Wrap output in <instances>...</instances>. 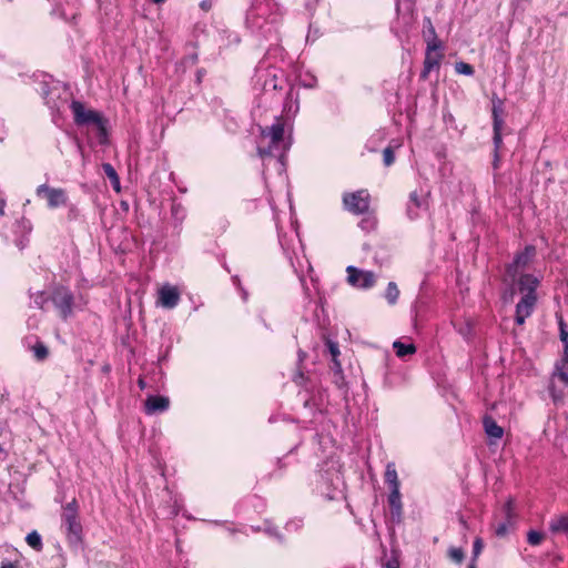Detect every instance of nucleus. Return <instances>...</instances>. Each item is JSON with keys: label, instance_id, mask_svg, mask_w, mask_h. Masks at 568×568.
<instances>
[{"label": "nucleus", "instance_id": "obj_1", "mask_svg": "<svg viewBox=\"0 0 568 568\" xmlns=\"http://www.w3.org/2000/svg\"><path fill=\"white\" fill-rule=\"evenodd\" d=\"M516 284L523 297L516 305L515 322L517 325H523L536 307L537 288L540 285V280L534 274L521 273L517 276Z\"/></svg>", "mask_w": 568, "mask_h": 568}, {"label": "nucleus", "instance_id": "obj_2", "mask_svg": "<svg viewBox=\"0 0 568 568\" xmlns=\"http://www.w3.org/2000/svg\"><path fill=\"white\" fill-rule=\"evenodd\" d=\"M70 108L77 125L94 126L100 144H105L108 142V120L100 112L85 109L82 102L75 100L71 102Z\"/></svg>", "mask_w": 568, "mask_h": 568}, {"label": "nucleus", "instance_id": "obj_3", "mask_svg": "<svg viewBox=\"0 0 568 568\" xmlns=\"http://www.w3.org/2000/svg\"><path fill=\"white\" fill-rule=\"evenodd\" d=\"M62 526L65 528L67 539L71 545L82 541V524L79 515V504L75 498L62 507Z\"/></svg>", "mask_w": 568, "mask_h": 568}, {"label": "nucleus", "instance_id": "obj_4", "mask_svg": "<svg viewBox=\"0 0 568 568\" xmlns=\"http://www.w3.org/2000/svg\"><path fill=\"white\" fill-rule=\"evenodd\" d=\"M536 254L537 250L534 245H526L523 251L517 252L513 261L505 265V281L516 282L517 276L532 263Z\"/></svg>", "mask_w": 568, "mask_h": 568}, {"label": "nucleus", "instance_id": "obj_5", "mask_svg": "<svg viewBox=\"0 0 568 568\" xmlns=\"http://www.w3.org/2000/svg\"><path fill=\"white\" fill-rule=\"evenodd\" d=\"M371 196L367 190H358L343 195L344 209L352 214H365L369 210Z\"/></svg>", "mask_w": 568, "mask_h": 568}, {"label": "nucleus", "instance_id": "obj_6", "mask_svg": "<svg viewBox=\"0 0 568 568\" xmlns=\"http://www.w3.org/2000/svg\"><path fill=\"white\" fill-rule=\"evenodd\" d=\"M50 300L58 308L61 318L67 320L72 314L74 297L65 286H57L50 295Z\"/></svg>", "mask_w": 568, "mask_h": 568}, {"label": "nucleus", "instance_id": "obj_7", "mask_svg": "<svg viewBox=\"0 0 568 568\" xmlns=\"http://www.w3.org/2000/svg\"><path fill=\"white\" fill-rule=\"evenodd\" d=\"M347 282L357 288L368 290L376 283V275L372 271H364L356 266L349 265L346 267Z\"/></svg>", "mask_w": 568, "mask_h": 568}, {"label": "nucleus", "instance_id": "obj_8", "mask_svg": "<svg viewBox=\"0 0 568 568\" xmlns=\"http://www.w3.org/2000/svg\"><path fill=\"white\" fill-rule=\"evenodd\" d=\"M36 192L38 196H41L42 194L45 195L48 206L50 209H55L67 204L68 196L63 189H54L48 186L47 184H41L37 187Z\"/></svg>", "mask_w": 568, "mask_h": 568}, {"label": "nucleus", "instance_id": "obj_9", "mask_svg": "<svg viewBox=\"0 0 568 568\" xmlns=\"http://www.w3.org/2000/svg\"><path fill=\"white\" fill-rule=\"evenodd\" d=\"M262 134L264 136H268L271 139V145L268 150L260 149V155H271L272 154V148L277 146L284 139V124L282 122H276L272 124L271 126L265 128L262 130Z\"/></svg>", "mask_w": 568, "mask_h": 568}, {"label": "nucleus", "instance_id": "obj_10", "mask_svg": "<svg viewBox=\"0 0 568 568\" xmlns=\"http://www.w3.org/2000/svg\"><path fill=\"white\" fill-rule=\"evenodd\" d=\"M436 50H429L426 48L425 52V59H424V67L419 74L420 80L425 81L428 79L429 73L433 70H439L440 68V61L443 59V53H435Z\"/></svg>", "mask_w": 568, "mask_h": 568}, {"label": "nucleus", "instance_id": "obj_11", "mask_svg": "<svg viewBox=\"0 0 568 568\" xmlns=\"http://www.w3.org/2000/svg\"><path fill=\"white\" fill-rule=\"evenodd\" d=\"M493 108H491V115H493V131L494 133H500L503 134V129L505 126V103L504 100L497 98L496 95L491 99Z\"/></svg>", "mask_w": 568, "mask_h": 568}, {"label": "nucleus", "instance_id": "obj_12", "mask_svg": "<svg viewBox=\"0 0 568 568\" xmlns=\"http://www.w3.org/2000/svg\"><path fill=\"white\" fill-rule=\"evenodd\" d=\"M423 34H424V39L427 44L426 48H428L429 50H442L443 49V43L437 38L436 30H435V27L433 26L430 18L424 19Z\"/></svg>", "mask_w": 568, "mask_h": 568}, {"label": "nucleus", "instance_id": "obj_13", "mask_svg": "<svg viewBox=\"0 0 568 568\" xmlns=\"http://www.w3.org/2000/svg\"><path fill=\"white\" fill-rule=\"evenodd\" d=\"M159 301L163 307L173 308L180 301V293L175 287L165 285L159 292Z\"/></svg>", "mask_w": 568, "mask_h": 568}, {"label": "nucleus", "instance_id": "obj_14", "mask_svg": "<svg viewBox=\"0 0 568 568\" xmlns=\"http://www.w3.org/2000/svg\"><path fill=\"white\" fill-rule=\"evenodd\" d=\"M170 400L168 397L159 396V395H152L149 396L145 400V413L146 414H154V413H161L169 408Z\"/></svg>", "mask_w": 568, "mask_h": 568}, {"label": "nucleus", "instance_id": "obj_15", "mask_svg": "<svg viewBox=\"0 0 568 568\" xmlns=\"http://www.w3.org/2000/svg\"><path fill=\"white\" fill-rule=\"evenodd\" d=\"M388 504L390 507V515L394 520L399 521L402 517V500L399 488H390V493L388 495Z\"/></svg>", "mask_w": 568, "mask_h": 568}, {"label": "nucleus", "instance_id": "obj_16", "mask_svg": "<svg viewBox=\"0 0 568 568\" xmlns=\"http://www.w3.org/2000/svg\"><path fill=\"white\" fill-rule=\"evenodd\" d=\"M483 425L485 433L495 439H500L504 435V429L500 427L496 420L490 415H485L483 417Z\"/></svg>", "mask_w": 568, "mask_h": 568}, {"label": "nucleus", "instance_id": "obj_17", "mask_svg": "<svg viewBox=\"0 0 568 568\" xmlns=\"http://www.w3.org/2000/svg\"><path fill=\"white\" fill-rule=\"evenodd\" d=\"M565 385H568V346L564 347L562 357L555 364L554 373Z\"/></svg>", "mask_w": 568, "mask_h": 568}, {"label": "nucleus", "instance_id": "obj_18", "mask_svg": "<svg viewBox=\"0 0 568 568\" xmlns=\"http://www.w3.org/2000/svg\"><path fill=\"white\" fill-rule=\"evenodd\" d=\"M426 202L420 199L416 191L409 194V202L407 205V215L410 220H414L418 216V210L424 207Z\"/></svg>", "mask_w": 568, "mask_h": 568}, {"label": "nucleus", "instance_id": "obj_19", "mask_svg": "<svg viewBox=\"0 0 568 568\" xmlns=\"http://www.w3.org/2000/svg\"><path fill=\"white\" fill-rule=\"evenodd\" d=\"M549 529L554 534H568V514L552 518Z\"/></svg>", "mask_w": 568, "mask_h": 568}, {"label": "nucleus", "instance_id": "obj_20", "mask_svg": "<svg viewBox=\"0 0 568 568\" xmlns=\"http://www.w3.org/2000/svg\"><path fill=\"white\" fill-rule=\"evenodd\" d=\"M393 348L398 357H405L416 353V346L414 344H405L400 341H395L393 343Z\"/></svg>", "mask_w": 568, "mask_h": 568}, {"label": "nucleus", "instance_id": "obj_21", "mask_svg": "<svg viewBox=\"0 0 568 568\" xmlns=\"http://www.w3.org/2000/svg\"><path fill=\"white\" fill-rule=\"evenodd\" d=\"M102 170H103L104 174L108 176V179L110 180L113 189L116 192H119L120 191V179H119V175H118L115 169L113 168V165L110 163H103Z\"/></svg>", "mask_w": 568, "mask_h": 568}, {"label": "nucleus", "instance_id": "obj_22", "mask_svg": "<svg viewBox=\"0 0 568 568\" xmlns=\"http://www.w3.org/2000/svg\"><path fill=\"white\" fill-rule=\"evenodd\" d=\"M385 481L389 485V488H399V480L394 463H388L386 466Z\"/></svg>", "mask_w": 568, "mask_h": 568}, {"label": "nucleus", "instance_id": "obj_23", "mask_svg": "<svg viewBox=\"0 0 568 568\" xmlns=\"http://www.w3.org/2000/svg\"><path fill=\"white\" fill-rule=\"evenodd\" d=\"M503 283L506 285V288L501 293V300L505 304L511 303L516 295V282H507L505 281V274L501 278Z\"/></svg>", "mask_w": 568, "mask_h": 568}, {"label": "nucleus", "instance_id": "obj_24", "mask_svg": "<svg viewBox=\"0 0 568 568\" xmlns=\"http://www.w3.org/2000/svg\"><path fill=\"white\" fill-rule=\"evenodd\" d=\"M32 352H33L34 358L38 362H43L49 356V348L41 341H37V343L32 346Z\"/></svg>", "mask_w": 568, "mask_h": 568}, {"label": "nucleus", "instance_id": "obj_25", "mask_svg": "<svg viewBox=\"0 0 568 568\" xmlns=\"http://www.w3.org/2000/svg\"><path fill=\"white\" fill-rule=\"evenodd\" d=\"M27 544L34 550L41 551L43 548L42 538L37 530L29 532L26 537Z\"/></svg>", "mask_w": 568, "mask_h": 568}, {"label": "nucleus", "instance_id": "obj_26", "mask_svg": "<svg viewBox=\"0 0 568 568\" xmlns=\"http://www.w3.org/2000/svg\"><path fill=\"white\" fill-rule=\"evenodd\" d=\"M399 296V290L397 287V284L395 282H389L386 292H385V298L390 305H394Z\"/></svg>", "mask_w": 568, "mask_h": 568}, {"label": "nucleus", "instance_id": "obj_27", "mask_svg": "<svg viewBox=\"0 0 568 568\" xmlns=\"http://www.w3.org/2000/svg\"><path fill=\"white\" fill-rule=\"evenodd\" d=\"M558 317V326H559V337L560 341L564 344V347L568 346V331H567V324L564 321L562 316L559 315Z\"/></svg>", "mask_w": 568, "mask_h": 568}, {"label": "nucleus", "instance_id": "obj_28", "mask_svg": "<svg viewBox=\"0 0 568 568\" xmlns=\"http://www.w3.org/2000/svg\"><path fill=\"white\" fill-rule=\"evenodd\" d=\"M455 70L459 74L473 75L475 73L474 67L464 61L456 62Z\"/></svg>", "mask_w": 568, "mask_h": 568}, {"label": "nucleus", "instance_id": "obj_29", "mask_svg": "<svg viewBox=\"0 0 568 568\" xmlns=\"http://www.w3.org/2000/svg\"><path fill=\"white\" fill-rule=\"evenodd\" d=\"M448 557L456 564H462L464 558H465V554H464V550L462 548H457V547H450L448 549Z\"/></svg>", "mask_w": 568, "mask_h": 568}, {"label": "nucleus", "instance_id": "obj_30", "mask_svg": "<svg viewBox=\"0 0 568 568\" xmlns=\"http://www.w3.org/2000/svg\"><path fill=\"white\" fill-rule=\"evenodd\" d=\"M48 300H50V297L47 296L44 292H38L33 295V301H32L31 306L42 310L44 307V304L48 302Z\"/></svg>", "mask_w": 568, "mask_h": 568}, {"label": "nucleus", "instance_id": "obj_31", "mask_svg": "<svg viewBox=\"0 0 568 568\" xmlns=\"http://www.w3.org/2000/svg\"><path fill=\"white\" fill-rule=\"evenodd\" d=\"M544 539V535L537 530H530L527 535V541L531 545V546H537L541 542V540Z\"/></svg>", "mask_w": 568, "mask_h": 568}, {"label": "nucleus", "instance_id": "obj_32", "mask_svg": "<svg viewBox=\"0 0 568 568\" xmlns=\"http://www.w3.org/2000/svg\"><path fill=\"white\" fill-rule=\"evenodd\" d=\"M484 548V541L481 538L477 537L474 540L473 545V558L471 561H476L478 556L480 555L481 550Z\"/></svg>", "mask_w": 568, "mask_h": 568}, {"label": "nucleus", "instance_id": "obj_33", "mask_svg": "<svg viewBox=\"0 0 568 568\" xmlns=\"http://www.w3.org/2000/svg\"><path fill=\"white\" fill-rule=\"evenodd\" d=\"M395 161V154H394V151L392 150V148H385L384 151H383V162L386 166H389L394 163Z\"/></svg>", "mask_w": 568, "mask_h": 568}, {"label": "nucleus", "instance_id": "obj_34", "mask_svg": "<svg viewBox=\"0 0 568 568\" xmlns=\"http://www.w3.org/2000/svg\"><path fill=\"white\" fill-rule=\"evenodd\" d=\"M376 226V219L375 217H372V216H368V217H364L361 222H359V227L365 230V231H371V230H374Z\"/></svg>", "mask_w": 568, "mask_h": 568}, {"label": "nucleus", "instance_id": "obj_35", "mask_svg": "<svg viewBox=\"0 0 568 568\" xmlns=\"http://www.w3.org/2000/svg\"><path fill=\"white\" fill-rule=\"evenodd\" d=\"M329 354L332 355V358L334 362H336L337 356L339 355V349L337 343L328 339L326 343Z\"/></svg>", "mask_w": 568, "mask_h": 568}, {"label": "nucleus", "instance_id": "obj_36", "mask_svg": "<svg viewBox=\"0 0 568 568\" xmlns=\"http://www.w3.org/2000/svg\"><path fill=\"white\" fill-rule=\"evenodd\" d=\"M493 142H494V152L499 153V150L503 145V134L500 133H494L493 135Z\"/></svg>", "mask_w": 568, "mask_h": 568}, {"label": "nucleus", "instance_id": "obj_37", "mask_svg": "<svg viewBox=\"0 0 568 568\" xmlns=\"http://www.w3.org/2000/svg\"><path fill=\"white\" fill-rule=\"evenodd\" d=\"M0 568H20V562L18 560L17 561L3 560L1 562Z\"/></svg>", "mask_w": 568, "mask_h": 568}, {"label": "nucleus", "instance_id": "obj_38", "mask_svg": "<svg viewBox=\"0 0 568 568\" xmlns=\"http://www.w3.org/2000/svg\"><path fill=\"white\" fill-rule=\"evenodd\" d=\"M507 532V524L503 523L500 524L496 529V535L501 537L505 536Z\"/></svg>", "mask_w": 568, "mask_h": 568}, {"label": "nucleus", "instance_id": "obj_39", "mask_svg": "<svg viewBox=\"0 0 568 568\" xmlns=\"http://www.w3.org/2000/svg\"><path fill=\"white\" fill-rule=\"evenodd\" d=\"M272 87L274 90H277L276 75H274L271 80L265 81L264 88Z\"/></svg>", "mask_w": 568, "mask_h": 568}, {"label": "nucleus", "instance_id": "obj_40", "mask_svg": "<svg viewBox=\"0 0 568 568\" xmlns=\"http://www.w3.org/2000/svg\"><path fill=\"white\" fill-rule=\"evenodd\" d=\"M386 568H399V562L396 558L389 559L386 565Z\"/></svg>", "mask_w": 568, "mask_h": 568}, {"label": "nucleus", "instance_id": "obj_41", "mask_svg": "<svg viewBox=\"0 0 568 568\" xmlns=\"http://www.w3.org/2000/svg\"><path fill=\"white\" fill-rule=\"evenodd\" d=\"M211 1L210 0H203L201 3H200V7L202 10L204 11H209L211 9Z\"/></svg>", "mask_w": 568, "mask_h": 568}, {"label": "nucleus", "instance_id": "obj_42", "mask_svg": "<svg viewBox=\"0 0 568 568\" xmlns=\"http://www.w3.org/2000/svg\"><path fill=\"white\" fill-rule=\"evenodd\" d=\"M499 159H500L499 153L494 152V162H493V165H494V168H495V169H497V168H498Z\"/></svg>", "mask_w": 568, "mask_h": 568}, {"label": "nucleus", "instance_id": "obj_43", "mask_svg": "<svg viewBox=\"0 0 568 568\" xmlns=\"http://www.w3.org/2000/svg\"><path fill=\"white\" fill-rule=\"evenodd\" d=\"M204 73H205V70H204V69H200V70H197V72H196V79H197V82H201L202 77L204 75Z\"/></svg>", "mask_w": 568, "mask_h": 568}, {"label": "nucleus", "instance_id": "obj_44", "mask_svg": "<svg viewBox=\"0 0 568 568\" xmlns=\"http://www.w3.org/2000/svg\"><path fill=\"white\" fill-rule=\"evenodd\" d=\"M138 384L141 389H144L146 387V383L142 377L139 378Z\"/></svg>", "mask_w": 568, "mask_h": 568}, {"label": "nucleus", "instance_id": "obj_45", "mask_svg": "<svg viewBox=\"0 0 568 568\" xmlns=\"http://www.w3.org/2000/svg\"><path fill=\"white\" fill-rule=\"evenodd\" d=\"M190 60L192 61V63H196L197 62V54L194 53V54L190 55Z\"/></svg>", "mask_w": 568, "mask_h": 568}, {"label": "nucleus", "instance_id": "obj_46", "mask_svg": "<svg viewBox=\"0 0 568 568\" xmlns=\"http://www.w3.org/2000/svg\"><path fill=\"white\" fill-rule=\"evenodd\" d=\"M4 201L0 199V215L3 214Z\"/></svg>", "mask_w": 568, "mask_h": 568}, {"label": "nucleus", "instance_id": "obj_47", "mask_svg": "<svg viewBox=\"0 0 568 568\" xmlns=\"http://www.w3.org/2000/svg\"><path fill=\"white\" fill-rule=\"evenodd\" d=\"M459 523H460L465 528H467V523H466V520L464 519V517H463V516H460V517H459Z\"/></svg>", "mask_w": 568, "mask_h": 568}, {"label": "nucleus", "instance_id": "obj_48", "mask_svg": "<svg viewBox=\"0 0 568 568\" xmlns=\"http://www.w3.org/2000/svg\"><path fill=\"white\" fill-rule=\"evenodd\" d=\"M468 568H477L476 561H470V564L468 565Z\"/></svg>", "mask_w": 568, "mask_h": 568}, {"label": "nucleus", "instance_id": "obj_49", "mask_svg": "<svg viewBox=\"0 0 568 568\" xmlns=\"http://www.w3.org/2000/svg\"><path fill=\"white\" fill-rule=\"evenodd\" d=\"M510 506H511V503L508 501L507 505H506V508H507V514L509 515V511H510Z\"/></svg>", "mask_w": 568, "mask_h": 568}, {"label": "nucleus", "instance_id": "obj_50", "mask_svg": "<svg viewBox=\"0 0 568 568\" xmlns=\"http://www.w3.org/2000/svg\"><path fill=\"white\" fill-rule=\"evenodd\" d=\"M154 3H162L164 0H152Z\"/></svg>", "mask_w": 568, "mask_h": 568}]
</instances>
